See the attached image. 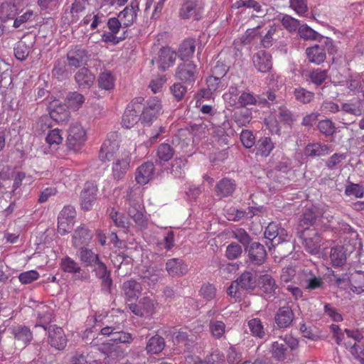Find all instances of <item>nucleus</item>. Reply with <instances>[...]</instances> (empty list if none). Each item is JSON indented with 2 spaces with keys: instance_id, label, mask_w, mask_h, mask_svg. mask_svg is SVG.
<instances>
[{
  "instance_id": "c9c22d12",
  "label": "nucleus",
  "mask_w": 364,
  "mask_h": 364,
  "mask_svg": "<svg viewBox=\"0 0 364 364\" xmlns=\"http://www.w3.org/2000/svg\"><path fill=\"white\" fill-rule=\"evenodd\" d=\"M341 110L354 116H360L363 114V101L359 98L352 99L343 103Z\"/></svg>"
},
{
  "instance_id": "b1692460",
  "label": "nucleus",
  "mask_w": 364,
  "mask_h": 364,
  "mask_svg": "<svg viewBox=\"0 0 364 364\" xmlns=\"http://www.w3.org/2000/svg\"><path fill=\"white\" fill-rule=\"evenodd\" d=\"M75 80L80 88L88 89L94 84L95 76L90 70L82 68L75 75Z\"/></svg>"
},
{
  "instance_id": "13d9d810",
  "label": "nucleus",
  "mask_w": 364,
  "mask_h": 364,
  "mask_svg": "<svg viewBox=\"0 0 364 364\" xmlns=\"http://www.w3.org/2000/svg\"><path fill=\"white\" fill-rule=\"evenodd\" d=\"M294 95L295 99L302 104H308L311 102L314 97V94L301 87L295 88L294 90Z\"/></svg>"
},
{
  "instance_id": "ea45409f",
  "label": "nucleus",
  "mask_w": 364,
  "mask_h": 364,
  "mask_svg": "<svg viewBox=\"0 0 364 364\" xmlns=\"http://www.w3.org/2000/svg\"><path fill=\"white\" fill-rule=\"evenodd\" d=\"M134 192L135 191L132 188H129L127 191V195L124 196L126 200L128 202L129 207L127 208V213L130 218L141 210L139 201L135 198Z\"/></svg>"
},
{
  "instance_id": "052dcab7",
  "label": "nucleus",
  "mask_w": 364,
  "mask_h": 364,
  "mask_svg": "<svg viewBox=\"0 0 364 364\" xmlns=\"http://www.w3.org/2000/svg\"><path fill=\"white\" fill-rule=\"evenodd\" d=\"M308 77L312 83L318 86L327 78V70L321 68L314 69L309 71Z\"/></svg>"
},
{
  "instance_id": "680f3d73",
  "label": "nucleus",
  "mask_w": 364,
  "mask_h": 364,
  "mask_svg": "<svg viewBox=\"0 0 364 364\" xmlns=\"http://www.w3.org/2000/svg\"><path fill=\"white\" fill-rule=\"evenodd\" d=\"M248 326L252 334L259 338H262L265 335L263 324L259 318H252L248 321Z\"/></svg>"
},
{
  "instance_id": "de8ad7c7",
  "label": "nucleus",
  "mask_w": 364,
  "mask_h": 364,
  "mask_svg": "<svg viewBox=\"0 0 364 364\" xmlns=\"http://www.w3.org/2000/svg\"><path fill=\"white\" fill-rule=\"evenodd\" d=\"M65 102L68 107L77 110L85 102V97L77 92H69L66 96Z\"/></svg>"
},
{
  "instance_id": "a878e982",
  "label": "nucleus",
  "mask_w": 364,
  "mask_h": 364,
  "mask_svg": "<svg viewBox=\"0 0 364 364\" xmlns=\"http://www.w3.org/2000/svg\"><path fill=\"white\" fill-rule=\"evenodd\" d=\"M12 334L16 343L21 347L27 346L32 340L33 335L30 329L26 326H17L12 328Z\"/></svg>"
},
{
  "instance_id": "a211bd4d",
  "label": "nucleus",
  "mask_w": 364,
  "mask_h": 364,
  "mask_svg": "<svg viewBox=\"0 0 364 364\" xmlns=\"http://www.w3.org/2000/svg\"><path fill=\"white\" fill-rule=\"evenodd\" d=\"M138 10V4L132 2L129 6H127L119 12L118 18L122 23L124 27H129L136 21Z\"/></svg>"
},
{
  "instance_id": "e2e57ef3",
  "label": "nucleus",
  "mask_w": 364,
  "mask_h": 364,
  "mask_svg": "<svg viewBox=\"0 0 364 364\" xmlns=\"http://www.w3.org/2000/svg\"><path fill=\"white\" fill-rule=\"evenodd\" d=\"M195 335L192 333L188 335L186 331H178L173 334V341L175 343H183L186 346H188L194 341Z\"/></svg>"
},
{
  "instance_id": "72a5a7b5",
  "label": "nucleus",
  "mask_w": 364,
  "mask_h": 364,
  "mask_svg": "<svg viewBox=\"0 0 364 364\" xmlns=\"http://www.w3.org/2000/svg\"><path fill=\"white\" fill-rule=\"evenodd\" d=\"M163 276V269L156 266L149 267L143 272L141 279L149 286L154 285Z\"/></svg>"
},
{
  "instance_id": "473e14b6",
  "label": "nucleus",
  "mask_w": 364,
  "mask_h": 364,
  "mask_svg": "<svg viewBox=\"0 0 364 364\" xmlns=\"http://www.w3.org/2000/svg\"><path fill=\"white\" fill-rule=\"evenodd\" d=\"M16 0H4L0 4V20L6 21L13 18L17 11Z\"/></svg>"
},
{
  "instance_id": "cd10ccee",
  "label": "nucleus",
  "mask_w": 364,
  "mask_h": 364,
  "mask_svg": "<svg viewBox=\"0 0 364 364\" xmlns=\"http://www.w3.org/2000/svg\"><path fill=\"white\" fill-rule=\"evenodd\" d=\"M294 318L289 306H282L275 314V322L279 328H287L291 325Z\"/></svg>"
},
{
  "instance_id": "f03ea898",
  "label": "nucleus",
  "mask_w": 364,
  "mask_h": 364,
  "mask_svg": "<svg viewBox=\"0 0 364 364\" xmlns=\"http://www.w3.org/2000/svg\"><path fill=\"white\" fill-rule=\"evenodd\" d=\"M298 344L299 342L296 338L287 334L284 336H280L278 340L272 342L270 351L274 358L278 360H283L286 358L287 348L294 350L298 346Z\"/></svg>"
},
{
  "instance_id": "58836bf2",
  "label": "nucleus",
  "mask_w": 364,
  "mask_h": 364,
  "mask_svg": "<svg viewBox=\"0 0 364 364\" xmlns=\"http://www.w3.org/2000/svg\"><path fill=\"white\" fill-rule=\"evenodd\" d=\"M38 322L36 326L43 327L46 331L47 325L50 323L53 318V314L50 309L47 306H42L37 311Z\"/></svg>"
},
{
  "instance_id": "20e7f679",
  "label": "nucleus",
  "mask_w": 364,
  "mask_h": 364,
  "mask_svg": "<svg viewBox=\"0 0 364 364\" xmlns=\"http://www.w3.org/2000/svg\"><path fill=\"white\" fill-rule=\"evenodd\" d=\"M76 211L71 205L65 206L58 218V232L61 235L68 234L75 224Z\"/></svg>"
},
{
  "instance_id": "2eb2a0df",
  "label": "nucleus",
  "mask_w": 364,
  "mask_h": 364,
  "mask_svg": "<svg viewBox=\"0 0 364 364\" xmlns=\"http://www.w3.org/2000/svg\"><path fill=\"white\" fill-rule=\"evenodd\" d=\"M97 188L92 183H87L80 195V205L82 209L89 210L93 206L97 196Z\"/></svg>"
},
{
  "instance_id": "1a4fd4ad",
  "label": "nucleus",
  "mask_w": 364,
  "mask_h": 364,
  "mask_svg": "<svg viewBox=\"0 0 364 364\" xmlns=\"http://www.w3.org/2000/svg\"><path fill=\"white\" fill-rule=\"evenodd\" d=\"M198 70L192 62L180 63L176 71V77L188 85L193 84L197 77Z\"/></svg>"
},
{
  "instance_id": "ddd939ff",
  "label": "nucleus",
  "mask_w": 364,
  "mask_h": 364,
  "mask_svg": "<svg viewBox=\"0 0 364 364\" xmlns=\"http://www.w3.org/2000/svg\"><path fill=\"white\" fill-rule=\"evenodd\" d=\"M176 53L169 47L162 48L155 59L158 68L161 70H166L171 67L176 59Z\"/></svg>"
},
{
  "instance_id": "4d7b16f0",
  "label": "nucleus",
  "mask_w": 364,
  "mask_h": 364,
  "mask_svg": "<svg viewBox=\"0 0 364 364\" xmlns=\"http://www.w3.org/2000/svg\"><path fill=\"white\" fill-rule=\"evenodd\" d=\"M187 166V159L178 158L176 159L172 163L171 173L176 178H181L185 174V171Z\"/></svg>"
},
{
  "instance_id": "0e129e2a",
  "label": "nucleus",
  "mask_w": 364,
  "mask_h": 364,
  "mask_svg": "<svg viewBox=\"0 0 364 364\" xmlns=\"http://www.w3.org/2000/svg\"><path fill=\"white\" fill-rule=\"evenodd\" d=\"M317 128L326 136H331L336 132L334 123L328 119L319 121Z\"/></svg>"
},
{
  "instance_id": "338daca9",
  "label": "nucleus",
  "mask_w": 364,
  "mask_h": 364,
  "mask_svg": "<svg viewBox=\"0 0 364 364\" xmlns=\"http://www.w3.org/2000/svg\"><path fill=\"white\" fill-rule=\"evenodd\" d=\"M242 253V247L236 242H232L226 247L225 257L230 260H234L239 258Z\"/></svg>"
},
{
  "instance_id": "c03bdc74",
  "label": "nucleus",
  "mask_w": 364,
  "mask_h": 364,
  "mask_svg": "<svg viewBox=\"0 0 364 364\" xmlns=\"http://www.w3.org/2000/svg\"><path fill=\"white\" fill-rule=\"evenodd\" d=\"M196 49L193 39H186L181 44L178 50V56L181 60L188 59L193 56Z\"/></svg>"
},
{
  "instance_id": "f704fd0d",
  "label": "nucleus",
  "mask_w": 364,
  "mask_h": 364,
  "mask_svg": "<svg viewBox=\"0 0 364 364\" xmlns=\"http://www.w3.org/2000/svg\"><path fill=\"white\" fill-rule=\"evenodd\" d=\"M122 289L129 301L138 298L142 289L141 284L133 279L124 282Z\"/></svg>"
},
{
  "instance_id": "37998d69",
  "label": "nucleus",
  "mask_w": 364,
  "mask_h": 364,
  "mask_svg": "<svg viewBox=\"0 0 364 364\" xmlns=\"http://www.w3.org/2000/svg\"><path fill=\"white\" fill-rule=\"evenodd\" d=\"M98 85L101 89L112 90L115 86V77L111 72L104 71L98 77Z\"/></svg>"
},
{
  "instance_id": "7c9ffc66",
  "label": "nucleus",
  "mask_w": 364,
  "mask_h": 364,
  "mask_svg": "<svg viewBox=\"0 0 364 364\" xmlns=\"http://www.w3.org/2000/svg\"><path fill=\"white\" fill-rule=\"evenodd\" d=\"M306 53L309 60L315 64L323 63L326 58V50L323 44L308 48Z\"/></svg>"
},
{
  "instance_id": "e433bc0d",
  "label": "nucleus",
  "mask_w": 364,
  "mask_h": 364,
  "mask_svg": "<svg viewBox=\"0 0 364 364\" xmlns=\"http://www.w3.org/2000/svg\"><path fill=\"white\" fill-rule=\"evenodd\" d=\"M77 253L80 261L87 267H92L100 260L98 254H95L87 247H80Z\"/></svg>"
},
{
  "instance_id": "c85d7f7f",
  "label": "nucleus",
  "mask_w": 364,
  "mask_h": 364,
  "mask_svg": "<svg viewBox=\"0 0 364 364\" xmlns=\"http://www.w3.org/2000/svg\"><path fill=\"white\" fill-rule=\"evenodd\" d=\"M248 255L252 263L260 265L264 262L267 252L262 245L259 242H253L250 247Z\"/></svg>"
},
{
  "instance_id": "f257e3e1",
  "label": "nucleus",
  "mask_w": 364,
  "mask_h": 364,
  "mask_svg": "<svg viewBox=\"0 0 364 364\" xmlns=\"http://www.w3.org/2000/svg\"><path fill=\"white\" fill-rule=\"evenodd\" d=\"M87 139L86 132L81 124L73 122L68 131L67 146L74 151H80Z\"/></svg>"
},
{
  "instance_id": "423d86ee",
  "label": "nucleus",
  "mask_w": 364,
  "mask_h": 364,
  "mask_svg": "<svg viewBox=\"0 0 364 364\" xmlns=\"http://www.w3.org/2000/svg\"><path fill=\"white\" fill-rule=\"evenodd\" d=\"M203 6L200 0H183L179 10V16L182 19L193 18L199 20L201 18Z\"/></svg>"
},
{
  "instance_id": "49530a36",
  "label": "nucleus",
  "mask_w": 364,
  "mask_h": 364,
  "mask_svg": "<svg viewBox=\"0 0 364 364\" xmlns=\"http://www.w3.org/2000/svg\"><path fill=\"white\" fill-rule=\"evenodd\" d=\"M240 91L237 86L231 85L228 92L223 95V100L228 107H238Z\"/></svg>"
},
{
  "instance_id": "f8f14e48",
  "label": "nucleus",
  "mask_w": 364,
  "mask_h": 364,
  "mask_svg": "<svg viewBox=\"0 0 364 364\" xmlns=\"http://www.w3.org/2000/svg\"><path fill=\"white\" fill-rule=\"evenodd\" d=\"M87 60V51L79 46L71 48L67 53L68 65L72 68H80L86 64Z\"/></svg>"
},
{
  "instance_id": "79ce46f5",
  "label": "nucleus",
  "mask_w": 364,
  "mask_h": 364,
  "mask_svg": "<svg viewBox=\"0 0 364 364\" xmlns=\"http://www.w3.org/2000/svg\"><path fill=\"white\" fill-rule=\"evenodd\" d=\"M255 215V208L248 207L247 210H242L236 208H230L228 211V219L229 220L238 221L242 218H252Z\"/></svg>"
},
{
  "instance_id": "864d4df0",
  "label": "nucleus",
  "mask_w": 364,
  "mask_h": 364,
  "mask_svg": "<svg viewBox=\"0 0 364 364\" xmlns=\"http://www.w3.org/2000/svg\"><path fill=\"white\" fill-rule=\"evenodd\" d=\"M31 50V46L30 45L26 44L23 41H20L14 46V55L18 60L23 61L28 56Z\"/></svg>"
},
{
  "instance_id": "2f4dec72",
  "label": "nucleus",
  "mask_w": 364,
  "mask_h": 364,
  "mask_svg": "<svg viewBox=\"0 0 364 364\" xmlns=\"http://www.w3.org/2000/svg\"><path fill=\"white\" fill-rule=\"evenodd\" d=\"M235 181L227 178L220 180L215 186L216 195L220 198L231 196L235 190Z\"/></svg>"
},
{
  "instance_id": "aec40b11",
  "label": "nucleus",
  "mask_w": 364,
  "mask_h": 364,
  "mask_svg": "<svg viewBox=\"0 0 364 364\" xmlns=\"http://www.w3.org/2000/svg\"><path fill=\"white\" fill-rule=\"evenodd\" d=\"M92 267V272H95L96 277L102 280V288L106 291H109L112 280L105 264L100 260Z\"/></svg>"
},
{
  "instance_id": "c756f323",
  "label": "nucleus",
  "mask_w": 364,
  "mask_h": 364,
  "mask_svg": "<svg viewBox=\"0 0 364 364\" xmlns=\"http://www.w3.org/2000/svg\"><path fill=\"white\" fill-rule=\"evenodd\" d=\"M92 235L85 225H80L76 228L73 236V243L75 247L89 244Z\"/></svg>"
},
{
  "instance_id": "6ab92c4d",
  "label": "nucleus",
  "mask_w": 364,
  "mask_h": 364,
  "mask_svg": "<svg viewBox=\"0 0 364 364\" xmlns=\"http://www.w3.org/2000/svg\"><path fill=\"white\" fill-rule=\"evenodd\" d=\"M252 61L255 68L262 73L269 71L272 66L271 55L264 51L259 50L252 57Z\"/></svg>"
},
{
  "instance_id": "bf43d9fd",
  "label": "nucleus",
  "mask_w": 364,
  "mask_h": 364,
  "mask_svg": "<svg viewBox=\"0 0 364 364\" xmlns=\"http://www.w3.org/2000/svg\"><path fill=\"white\" fill-rule=\"evenodd\" d=\"M174 154V150L168 144H161L157 149V156L160 162L169 161Z\"/></svg>"
},
{
  "instance_id": "6e6d98bb",
  "label": "nucleus",
  "mask_w": 364,
  "mask_h": 364,
  "mask_svg": "<svg viewBox=\"0 0 364 364\" xmlns=\"http://www.w3.org/2000/svg\"><path fill=\"white\" fill-rule=\"evenodd\" d=\"M331 260L333 266H342L346 260V256L342 247H336L331 249Z\"/></svg>"
},
{
  "instance_id": "f3484780",
  "label": "nucleus",
  "mask_w": 364,
  "mask_h": 364,
  "mask_svg": "<svg viewBox=\"0 0 364 364\" xmlns=\"http://www.w3.org/2000/svg\"><path fill=\"white\" fill-rule=\"evenodd\" d=\"M218 66H215L213 70V75L209 76L206 80V84L208 87L211 90L213 93L215 92H219L225 89L227 86V82H224L225 80L223 78L226 73V70L225 68L223 69L220 77V74L218 73Z\"/></svg>"
},
{
  "instance_id": "4468645a",
  "label": "nucleus",
  "mask_w": 364,
  "mask_h": 364,
  "mask_svg": "<svg viewBox=\"0 0 364 364\" xmlns=\"http://www.w3.org/2000/svg\"><path fill=\"white\" fill-rule=\"evenodd\" d=\"M48 341L52 347L63 350L67 345V338L63 330L56 326L48 327Z\"/></svg>"
},
{
  "instance_id": "5fc2aeb1",
  "label": "nucleus",
  "mask_w": 364,
  "mask_h": 364,
  "mask_svg": "<svg viewBox=\"0 0 364 364\" xmlns=\"http://www.w3.org/2000/svg\"><path fill=\"white\" fill-rule=\"evenodd\" d=\"M231 237L237 240L242 245H247L250 241L251 237L247 231L242 228L235 227L231 230Z\"/></svg>"
},
{
  "instance_id": "4c0bfd02",
  "label": "nucleus",
  "mask_w": 364,
  "mask_h": 364,
  "mask_svg": "<svg viewBox=\"0 0 364 364\" xmlns=\"http://www.w3.org/2000/svg\"><path fill=\"white\" fill-rule=\"evenodd\" d=\"M274 144L269 137H262L256 144V154L264 157L268 156L273 149Z\"/></svg>"
},
{
  "instance_id": "6e6552de",
  "label": "nucleus",
  "mask_w": 364,
  "mask_h": 364,
  "mask_svg": "<svg viewBox=\"0 0 364 364\" xmlns=\"http://www.w3.org/2000/svg\"><path fill=\"white\" fill-rule=\"evenodd\" d=\"M158 303L148 296L141 298L138 304H131L129 306L130 311L136 316L150 317L156 311Z\"/></svg>"
},
{
  "instance_id": "5701e85b",
  "label": "nucleus",
  "mask_w": 364,
  "mask_h": 364,
  "mask_svg": "<svg viewBox=\"0 0 364 364\" xmlns=\"http://www.w3.org/2000/svg\"><path fill=\"white\" fill-rule=\"evenodd\" d=\"M119 149V144L116 139H107L102 144L100 154L99 158L102 161H107L112 160L117 151Z\"/></svg>"
},
{
  "instance_id": "7ed1b4c3",
  "label": "nucleus",
  "mask_w": 364,
  "mask_h": 364,
  "mask_svg": "<svg viewBox=\"0 0 364 364\" xmlns=\"http://www.w3.org/2000/svg\"><path fill=\"white\" fill-rule=\"evenodd\" d=\"M144 101L141 97H135L127 105L122 119V124L127 129L133 127L141 119L139 112L141 109V105Z\"/></svg>"
},
{
  "instance_id": "dca6fc26",
  "label": "nucleus",
  "mask_w": 364,
  "mask_h": 364,
  "mask_svg": "<svg viewBox=\"0 0 364 364\" xmlns=\"http://www.w3.org/2000/svg\"><path fill=\"white\" fill-rule=\"evenodd\" d=\"M67 105L62 104L59 100H55L49 105V114L55 122L60 123L67 121L70 117V112Z\"/></svg>"
},
{
  "instance_id": "393cba45",
  "label": "nucleus",
  "mask_w": 364,
  "mask_h": 364,
  "mask_svg": "<svg viewBox=\"0 0 364 364\" xmlns=\"http://www.w3.org/2000/svg\"><path fill=\"white\" fill-rule=\"evenodd\" d=\"M60 267L65 272L76 274L77 279L87 278L86 275L83 276L85 272L81 269L79 264L70 257H65L61 259Z\"/></svg>"
},
{
  "instance_id": "3c124183",
  "label": "nucleus",
  "mask_w": 364,
  "mask_h": 364,
  "mask_svg": "<svg viewBox=\"0 0 364 364\" xmlns=\"http://www.w3.org/2000/svg\"><path fill=\"white\" fill-rule=\"evenodd\" d=\"M237 280L241 289H254L256 287V278L250 272H245Z\"/></svg>"
},
{
  "instance_id": "9b49d317",
  "label": "nucleus",
  "mask_w": 364,
  "mask_h": 364,
  "mask_svg": "<svg viewBox=\"0 0 364 364\" xmlns=\"http://www.w3.org/2000/svg\"><path fill=\"white\" fill-rule=\"evenodd\" d=\"M258 282L261 291L267 297L273 296L277 289L274 279L267 271L258 272Z\"/></svg>"
},
{
  "instance_id": "4be33fe9",
  "label": "nucleus",
  "mask_w": 364,
  "mask_h": 364,
  "mask_svg": "<svg viewBox=\"0 0 364 364\" xmlns=\"http://www.w3.org/2000/svg\"><path fill=\"white\" fill-rule=\"evenodd\" d=\"M322 213L315 205H311L306 208L303 214L302 218L299 221V226L303 230H311L310 226H312L316 220L321 216Z\"/></svg>"
},
{
  "instance_id": "69168bd1",
  "label": "nucleus",
  "mask_w": 364,
  "mask_h": 364,
  "mask_svg": "<svg viewBox=\"0 0 364 364\" xmlns=\"http://www.w3.org/2000/svg\"><path fill=\"white\" fill-rule=\"evenodd\" d=\"M108 211L110 218L116 226L121 228H127L129 227V222L127 219L122 213L117 212L112 208H109Z\"/></svg>"
},
{
  "instance_id": "09e8293b",
  "label": "nucleus",
  "mask_w": 364,
  "mask_h": 364,
  "mask_svg": "<svg viewBox=\"0 0 364 364\" xmlns=\"http://www.w3.org/2000/svg\"><path fill=\"white\" fill-rule=\"evenodd\" d=\"M350 289L358 294L364 291V272L359 271L350 275Z\"/></svg>"
},
{
  "instance_id": "a18cd8bd",
  "label": "nucleus",
  "mask_w": 364,
  "mask_h": 364,
  "mask_svg": "<svg viewBox=\"0 0 364 364\" xmlns=\"http://www.w3.org/2000/svg\"><path fill=\"white\" fill-rule=\"evenodd\" d=\"M277 19L284 28L290 33L296 32L300 26V21L298 19L287 14H280Z\"/></svg>"
},
{
  "instance_id": "0eeeda50",
  "label": "nucleus",
  "mask_w": 364,
  "mask_h": 364,
  "mask_svg": "<svg viewBox=\"0 0 364 364\" xmlns=\"http://www.w3.org/2000/svg\"><path fill=\"white\" fill-rule=\"evenodd\" d=\"M162 106L160 100L157 97H153L149 100L146 106L144 107L141 121L144 126H150L161 112Z\"/></svg>"
},
{
  "instance_id": "603ef678",
  "label": "nucleus",
  "mask_w": 364,
  "mask_h": 364,
  "mask_svg": "<svg viewBox=\"0 0 364 364\" xmlns=\"http://www.w3.org/2000/svg\"><path fill=\"white\" fill-rule=\"evenodd\" d=\"M266 102L267 100H262L259 97H256L250 92H242L239 97L238 107L256 105L257 103L264 104Z\"/></svg>"
},
{
  "instance_id": "a19ab883",
  "label": "nucleus",
  "mask_w": 364,
  "mask_h": 364,
  "mask_svg": "<svg viewBox=\"0 0 364 364\" xmlns=\"http://www.w3.org/2000/svg\"><path fill=\"white\" fill-rule=\"evenodd\" d=\"M331 151V147L328 145L318 143L309 144L305 149L306 154L309 156H326Z\"/></svg>"
},
{
  "instance_id": "8fccbe9b",
  "label": "nucleus",
  "mask_w": 364,
  "mask_h": 364,
  "mask_svg": "<svg viewBox=\"0 0 364 364\" xmlns=\"http://www.w3.org/2000/svg\"><path fill=\"white\" fill-rule=\"evenodd\" d=\"M164 346L165 343L164 338L156 335L149 340L146 349L149 353L157 354L164 349Z\"/></svg>"
},
{
  "instance_id": "9d476101",
  "label": "nucleus",
  "mask_w": 364,
  "mask_h": 364,
  "mask_svg": "<svg viewBox=\"0 0 364 364\" xmlns=\"http://www.w3.org/2000/svg\"><path fill=\"white\" fill-rule=\"evenodd\" d=\"M131 152L127 151L122 154L121 157L117 158L112 164V176L116 181H122L127 174L131 161Z\"/></svg>"
},
{
  "instance_id": "bb28decb",
  "label": "nucleus",
  "mask_w": 364,
  "mask_h": 364,
  "mask_svg": "<svg viewBox=\"0 0 364 364\" xmlns=\"http://www.w3.org/2000/svg\"><path fill=\"white\" fill-rule=\"evenodd\" d=\"M166 269L170 276L181 277L187 272L188 266L182 259L173 258L167 261L166 264Z\"/></svg>"
},
{
  "instance_id": "774afa93",
  "label": "nucleus",
  "mask_w": 364,
  "mask_h": 364,
  "mask_svg": "<svg viewBox=\"0 0 364 364\" xmlns=\"http://www.w3.org/2000/svg\"><path fill=\"white\" fill-rule=\"evenodd\" d=\"M297 32L300 38L304 40H316L318 36L317 32L306 24L300 25Z\"/></svg>"
},
{
  "instance_id": "412c9836",
  "label": "nucleus",
  "mask_w": 364,
  "mask_h": 364,
  "mask_svg": "<svg viewBox=\"0 0 364 364\" xmlns=\"http://www.w3.org/2000/svg\"><path fill=\"white\" fill-rule=\"evenodd\" d=\"M154 173V164L146 162L137 168L135 176L136 181L140 185H145L152 179Z\"/></svg>"
},
{
  "instance_id": "39448f33",
  "label": "nucleus",
  "mask_w": 364,
  "mask_h": 364,
  "mask_svg": "<svg viewBox=\"0 0 364 364\" xmlns=\"http://www.w3.org/2000/svg\"><path fill=\"white\" fill-rule=\"evenodd\" d=\"M301 237L303 239V245L306 252L311 255L319 254L321 237L314 228L303 230Z\"/></svg>"
}]
</instances>
